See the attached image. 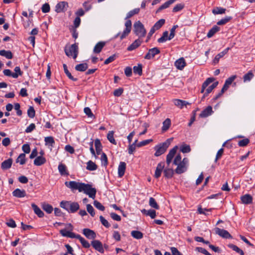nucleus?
Here are the masks:
<instances>
[{
	"label": "nucleus",
	"instance_id": "nucleus-1",
	"mask_svg": "<svg viewBox=\"0 0 255 255\" xmlns=\"http://www.w3.org/2000/svg\"><path fill=\"white\" fill-rule=\"evenodd\" d=\"M65 185L73 192L77 190L79 192H84L88 195L90 198L93 199L95 198L97 192L96 189L95 188H93L90 184L71 181H66Z\"/></svg>",
	"mask_w": 255,
	"mask_h": 255
},
{
	"label": "nucleus",
	"instance_id": "nucleus-2",
	"mask_svg": "<svg viewBox=\"0 0 255 255\" xmlns=\"http://www.w3.org/2000/svg\"><path fill=\"white\" fill-rule=\"evenodd\" d=\"M189 160L187 158H184L181 160L180 154H177L173 161V164L177 165L175 171L177 174H181L185 172L188 167Z\"/></svg>",
	"mask_w": 255,
	"mask_h": 255
},
{
	"label": "nucleus",
	"instance_id": "nucleus-3",
	"mask_svg": "<svg viewBox=\"0 0 255 255\" xmlns=\"http://www.w3.org/2000/svg\"><path fill=\"white\" fill-rule=\"evenodd\" d=\"M60 207L69 213H75L80 208L78 203L75 202L62 201L60 204Z\"/></svg>",
	"mask_w": 255,
	"mask_h": 255
},
{
	"label": "nucleus",
	"instance_id": "nucleus-4",
	"mask_svg": "<svg viewBox=\"0 0 255 255\" xmlns=\"http://www.w3.org/2000/svg\"><path fill=\"white\" fill-rule=\"evenodd\" d=\"M64 50L65 54L67 56H73V58L75 59L78 54V44L74 43L68 47H66Z\"/></svg>",
	"mask_w": 255,
	"mask_h": 255
},
{
	"label": "nucleus",
	"instance_id": "nucleus-5",
	"mask_svg": "<svg viewBox=\"0 0 255 255\" xmlns=\"http://www.w3.org/2000/svg\"><path fill=\"white\" fill-rule=\"evenodd\" d=\"M133 26L135 34L139 38L143 37L145 35L146 30L140 21H138L134 23Z\"/></svg>",
	"mask_w": 255,
	"mask_h": 255
},
{
	"label": "nucleus",
	"instance_id": "nucleus-6",
	"mask_svg": "<svg viewBox=\"0 0 255 255\" xmlns=\"http://www.w3.org/2000/svg\"><path fill=\"white\" fill-rule=\"evenodd\" d=\"M168 147V144L166 142H164L161 144L155 146V149L156 151L154 153V155L155 156H159L165 152Z\"/></svg>",
	"mask_w": 255,
	"mask_h": 255
},
{
	"label": "nucleus",
	"instance_id": "nucleus-7",
	"mask_svg": "<svg viewBox=\"0 0 255 255\" xmlns=\"http://www.w3.org/2000/svg\"><path fill=\"white\" fill-rule=\"evenodd\" d=\"M215 232L217 235L225 239H232V236L226 230L224 229H221L219 228H215Z\"/></svg>",
	"mask_w": 255,
	"mask_h": 255
},
{
	"label": "nucleus",
	"instance_id": "nucleus-8",
	"mask_svg": "<svg viewBox=\"0 0 255 255\" xmlns=\"http://www.w3.org/2000/svg\"><path fill=\"white\" fill-rule=\"evenodd\" d=\"M160 50L157 48L154 47L148 50L147 54L144 56V59L149 60L153 58L155 55L160 53Z\"/></svg>",
	"mask_w": 255,
	"mask_h": 255
},
{
	"label": "nucleus",
	"instance_id": "nucleus-9",
	"mask_svg": "<svg viewBox=\"0 0 255 255\" xmlns=\"http://www.w3.org/2000/svg\"><path fill=\"white\" fill-rule=\"evenodd\" d=\"M68 6V2L66 1H60L55 6V11L57 13L65 11Z\"/></svg>",
	"mask_w": 255,
	"mask_h": 255
},
{
	"label": "nucleus",
	"instance_id": "nucleus-10",
	"mask_svg": "<svg viewBox=\"0 0 255 255\" xmlns=\"http://www.w3.org/2000/svg\"><path fill=\"white\" fill-rule=\"evenodd\" d=\"M178 148V146L176 145L173 148H172L171 150H170L169 153L166 156V163L168 165H169L170 163L171 162V161L174 156L175 153L177 152V150Z\"/></svg>",
	"mask_w": 255,
	"mask_h": 255
},
{
	"label": "nucleus",
	"instance_id": "nucleus-11",
	"mask_svg": "<svg viewBox=\"0 0 255 255\" xmlns=\"http://www.w3.org/2000/svg\"><path fill=\"white\" fill-rule=\"evenodd\" d=\"M92 247L97 251L103 254L104 250L102 243L99 240H93L91 242Z\"/></svg>",
	"mask_w": 255,
	"mask_h": 255
},
{
	"label": "nucleus",
	"instance_id": "nucleus-12",
	"mask_svg": "<svg viewBox=\"0 0 255 255\" xmlns=\"http://www.w3.org/2000/svg\"><path fill=\"white\" fill-rule=\"evenodd\" d=\"M83 234L89 239L94 240L96 238L95 232L88 228H85L83 230Z\"/></svg>",
	"mask_w": 255,
	"mask_h": 255
},
{
	"label": "nucleus",
	"instance_id": "nucleus-13",
	"mask_svg": "<svg viewBox=\"0 0 255 255\" xmlns=\"http://www.w3.org/2000/svg\"><path fill=\"white\" fill-rule=\"evenodd\" d=\"M60 233L61 234V235L63 237H66L70 238H78V236H79V235L75 234L74 233H73L70 231H68L66 229H63L61 230L60 231Z\"/></svg>",
	"mask_w": 255,
	"mask_h": 255
},
{
	"label": "nucleus",
	"instance_id": "nucleus-14",
	"mask_svg": "<svg viewBox=\"0 0 255 255\" xmlns=\"http://www.w3.org/2000/svg\"><path fill=\"white\" fill-rule=\"evenodd\" d=\"M212 113V107L209 106L201 113L199 116L201 118H206L211 115Z\"/></svg>",
	"mask_w": 255,
	"mask_h": 255
},
{
	"label": "nucleus",
	"instance_id": "nucleus-15",
	"mask_svg": "<svg viewBox=\"0 0 255 255\" xmlns=\"http://www.w3.org/2000/svg\"><path fill=\"white\" fill-rule=\"evenodd\" d=\"M186 65V62L183 58H180L175 62V66L179 70H182Z\"/></svg>",
	"mask_w": 255,
	"mask_h": 255
},
{
	"label": "nucleus",
	"instance_id": "nucleus-16",
	"mask_svg": "<svg viewBox=\"0 0 255 255\" xmlns=\"http://www.w3.org/2000/svg\"><path fill=\"white\" fill-rule=\"evenodd\" d=\"M164 163L160 162L158 164V165L156 168V170H155V174H154V177L156 178H158L160 176L161 172L164 168Z\"/></svg>",
	"mask_w": 255,
	"mask_h": 255
},
{
	"label": "nucleus",
	"instance_id": "nucleus-17",
	"mask_svg": "<svg viewBox=\"0 0 255 255\" xmlns=\"http://www.w3.org/2000/svg\"><path fill=\"white\" fill-rule=\"evenodd\" d=\"M12 195L17 198H22L26 196V192L24 190L17 188L12 192Z\"/></svg>",
	"mask_w": 255,
	"mask_h": 255
},
{
	"label": "nucleus",
	"instance_id": "nucleus-18",
	"mask_svg": "<svg viewBox=\"0 0 255 255\" xmlns=\"http://www.w3.org/2000/svg\"><path fill=\"white\" fill-rule=\"evenodd\" d=\"M106 45V42L104 41H100L95 46L93 52L95 53H99Z\"/></svg>",
	"mask_w": 255,
	"mask_h": 255
},
{
	"label": "nucleus",
	"instance_id": "nucleus-19",
	"mask_svg": "<svg viewBox=\"0 0 255 255\" xmlns=\"http://www.w3.org/2000/svg\"><path fill=\"white\" fill-rule=\"evenodd\" d=\"M142 43V40L140 39L135 40L132 44H131L127 48L128 51H132L139 46Z\"/></svg>",
	"mask_w": 255,
	"mask_h": 255
},
{
	"label": "nucleus",
	"instance_id": "nucleus-20",
	"mask_svg": "<svg viewBox=\"0 0 255 255\" xmlns=\"http://www.w3.org/2000/svg\"><path fill=\"white\" fill-rule=\"evenodd\" d=\"M126 168V164L124 162H121L118 167V175L122 177L125 174Z\"/></svg>",
	"mask_w": 255,
	"mask_h": 255
},
{
	"label": "nucleus",
	"instance_id": "nucleus-21",
	"mask_svg": "<svg viewBox=\"0 0 255 255\" xmlns=\"http://www.w3.org/2000/svg\"><path fill=\"white\" fill-rule=\"evenodd\" d=\"M12 163V159L9 158L3 161L1 164V168L3 170H6L10 168Z\"/></svg>",
	"mask_w": 255,
	"mask_h": 255
},
{
	"label": "nucleus",
	"instance_id": "nucleus-22",
	"mask_svg": "<svg viewBox=\"0 0 255 255\" xmlns=\"http://www.w3.org/2000/svg\"><path fill=\"white\" fill-rule=\"evenodd\" d=\"M46 162V158L42 156H37L34 160V164L36 166H40Z\"/></svg>",
	"mask_w": 255,
	"mask_h": 255
},
{
	"label": "nucleus",
	"instance_id": "nucleus-23",
	"mask_svg": "<svg viewBox=\"0 0 255 255\" xmlns=\"http://www.w3.org/2000/svg\"><path fill=\"white\" fill-rule=\"evenodd\" d=\"M141 213L146 216H149L151 219H154L156 216V211L152 209L146 210L144 209L141 211Z\"/></svg>",
	"mask_w": 255,
	"mask_h": 255
},
{
	"label": "nucleus",
	"instance_id": "nucleus-24",
	"mask_svg": "<svg viewBox=\"0 0 255 255\" xmlns=\"http://www.w3.org/2000/svg\"><path fill=\"white\" fill-rule=\"evenodd\" d=\"M241 200L243 203L249 204L252 203L253 198L250 194H246L241 197Z\"/></svg>",
	"mask_w": 255,
	"mask_h": 255
},
{
	"label": "nucleus",
	"instance_id": "nucleus-25",
	"mask_svg": "<svg viewBox=\"0 0 255 255\" xmlns=\"http://www.w3.org/2000/svg\"><path fill=\"white\" fill-rule=\"evenodd\" d=\"M162 132L166 131L170 127L171 123V120L169 118H167L162 123Z\"/></svg>",
	"mask_w": 255,
	"mask_h": 255
},
{
	"label": "nucleus",
	"instance_id": "nucleus-26",
	"mask_svg": "<svg viewBox=\"0 0 255 255\" xmlns=\"http://www.w3.org/2000/svg\"><path fill=\"white\" fill-rule=\"evenodd\" d=\"M31 207L35 213L39 217L41 218L44 216V213L34 203L31 204Z\"/></svg>",
	"mask_w": 255,
	"mask_h": 255
},
{
	"label": "nucleus",
	"instance_id": "nucleus-27",
	"mask_svg": "<svg viewBox=\"0 0 255 255\" xmlns=\"http://www.w3.org/2000/svg\"><path fill=\"white\" fill-rule=\"evenodd\" d=\"M229 49L230 48L228 47L226 48L224 51L217 54L214 59V63L215 64L219 62L220 59L223 57L226 54L228 53Z\"/></svg>",
	"mask_w": 255,
	"mask_h": 255
},
{
	"label": "nucleus",
	"instance_id": "nucleus-28",
	"mask_svg": "<svg viewBox=\"0 0 255 255\" xmlns=\"http://www.w3.org/2000/svg\"><path fill=\"white\" fill-rule=\"evenodd\" d=\"M95 146L96 148V153L98 155H100L102 150V146L100 139L97 138L95 140Z\"/></svg>",
	"mask_w": 255,
	"mask_h": 255
},
{
	"label": "nucleus",
	"instance_id": "nucleus-29",
	"mask_svg": "<svg viewBox=\"0 0 255 255\" xmlns=\"http://www.w3.org/2000/svg\"><path fill=\"white\" fill-rule=\"evenodd\" d=\"M174 104L179 108L182 109L184 106H186L187 105H189L190 104L185 101L176 99L174 100Z\"/></svg>",
	"mask_w": 255,
	"mask_h": 255
},
{
	"label": "nucleus",
	"instance_id": "nucleus-30",
	"mask_svg": "<svg viewBox=\"0 0 255 255\" xmlns=\"http://www.w3.org/2000/svg\"><path fill=\"white\" fill-rule=\"evenodd\" d=\"M176 0H169L161 5L157 10L156 12H158L163 9L168 7L170 5L174 3Z\"/></svg>",
	"mask_w": 255,
	"mask_h": 255
},
{
	"label": "nucleus",
	"instance_id": "nucleus-31",
	"mask_svg": "<svg viewBox=\"0 0 255 255\" xmlns=\"http://www.w3.org/2000/svg\"><path fill=\"white\" fill-rule=\"evenodd\" d=\"M58 169L61 175H68V173L67 170V168L65 164L60 163L58 165Z\"/></svg>",
	"mask_w": 255,
	"mask_h": 255
},
{
	"label": "nucleus",
	"instance_id": "nucleus-32",
	"mask_svg": "<svg viewBox=\"0 0 255 255\" xmlns=\"http://www.w3.org/2000/svg\"><path fill=\"white\" fill-rule=\"evenodd\" d=\"M220 28L217 25H214L208 32L207 36L208 38L212 37L216 32L219 31Z\"/></svg>",
	"mask_w": 255,
	"mask_h": 255
},
{
	"label": "nucleus",
	"instance_id": "nucleus-33",
	"mask_svg": "<svg viewBox=\"0 0 255 255\" xmlns=\"http://www.w3.org/2000/svg\"><path fill=\"white\" fill-rule=\"evenodd\" d=\"M0 55L6 57L7 59H10L13 57V54L9 50H0Z\"/></svg>",
	"mask_w": 255,
	"mask_h": 255
},
{
	"label": "nucleus",
	"instance_id": "nucleus-34",
	"mask_svg": "<svg viewBox=\"0 0 255 255\" xmlns=\"http://www.w3.org/2000/svg\"><path fill=\"white\" fill-rule=\"evenodd\" d=\"M215 79L214 78H208L206 81L203 83L202 86V89L201 92L202 93H204L205 88L212 82L214 81Z\"/></svg>",
	"mask_w": 255,
	"mask_h": 255
},
{
	"label": "nucleus",
	"instance_id": "nucleus-35",
	"mask_svg": "<svg viewBox=\"0 0 255 255\" xmlns=\"http://www.w3.org/2000/svg\"><path fill=\"white\" fill-rule=\"evenodd\" d=\"M16 163H19L20 165H23L26 162L25 154V153H21L16 159Z\"/></svg>",
	"mask_w": 255,
	"mask_h": 255
},
{
	"label": "nucleus",
	"instance_id": "nucleus-36",
	"mask_svg": "<svg viewBox=\"0 0 255 255\" xmlns=\"http://www.w3.org/2000/svg\"><path fill=\"white\" fill-rule=\"evenodd\" d=\"M165 23V19H160L157 21L152 27L155 31L160 28Z\"/></svg>",
	"mask_w": 255,
	"mask_h": 255
},
{
	"label": "nucleus",
	"instance_id": "nucleus-37",
	"mask_svg": "<svg viewBox=\"0 0 255 255\" xmlns=\"http://www.w3.org/2000/svg\"><path fill=\"white\" fill-rule=\"evenodd\" d=\"M88 64L86 63L78 64L75 67V69L78 71L83 72L88 68Z\"/></svg>",
	"mask_w": 255,
	"mask_h": 255
},
{
	"label": "nucleus",
	"instance_id": "nucleus-38",
	"mask_svg": "<svg viewBox=\"0 0 255 255\" xmlns=\"http://www.w3.org/2000/svg\"><path fill=\"white\" fill-rule=\"evenodd\" d=\"M64 71L67 77L71 80L73 81H76L77 80V78H74L71 75V73L68 71L67 65L65 64H63Z\"/></svg>",
	"mask_w": 255,
	"mask_h": 255
},
{
	"label": "nucleus",
	"instance_id": "nucleus-39",
	"mask_svg": "<svg viewBox=\"0 0 255 255\" xmlns=\"http://www.w3.org/2000/svg\"><path fill=\"white\" fill-rule=\"evenodd\" d=\"M77 239L79 240L80 243L82 245L83 247L85 248H89L90 247V243L86 241L85 239L82 237L80 235L78 236Z\"/></svg>",
	"mask_w": 255,
	"mask_h": 255
},
{
	"label": "nucleus",
	"instance_id": "nucleus-40",
	"mask_svg": "<svg viewBox=\"0 0 255 255\" xmlns=\"http://www.w3.org/2000/svg\"><path fill=\"white\" fill-rule=\"evenodd\" d=\"M218 84V82H215L213 84H212V85L210 86L206 89V92L205 93V94L204 95L203 98L207 96L208 94L211 93L212 92V91L217 86Z\"/></svg>",
	"mask_w": 255,
	"mask_h": 255
},
{
	"label": "nucleus",
	"instance_id": "nucleus-41",
	"mask_svg": "<svg viewBox=\"0 0 255 255\" xmlns=\"http://www.w3.org/2000/svg\"><path fill=\"white\" fill-rule=\"evenodd\" d=\"M97 165L93 161L90 160L87 162V169L90 171H94L97 169Z\"/></svg>",
	"mask_w": 255,
	"mask_h": 255
},
{
	"label": "nucleus",
	"instance_id": "nucleus-42",
	"mask_svg": "<svg viewBox=\"0 0 255 255\" xmlns=\"http://www.w3.org/2000/svg\"><path fill=\"white\" fill-rule=\"evenodd\" d=\"M149 206L155 209H159V206L157 204L156 201L153 197H150L149 199Z\"/></svg>",
	"mask_w": 255,
	"mask_h": 255
},
{
	"label": "nucleus",
	"instance_id": "nucleus-43",
	"mask_svg": "<svg viewBox=\"0 0 255 255\" xmlns=\"http://www.w3.org/2000/svg\"><path fill=\"white\" fill-rule=\"evenodd\" d=\"M139 11H140V9L139 8H134V9H132V10L129 11L127 13L126 19H128L130 17L133 16L134 14H138L139 13Z\"/></svg>",
	"mask_w": 255,
	"mask_h": 255
},
{
	"label": "nucleus",
	"instance_id": "nucleus-44",
	"mask_svg": "<svg viewBox=\"0 0 255 255\" xmlns=\"http://www.w3.org/2000/svg\"><path fill=\"white\" fill-rule=\"evenodd\" d=\"M131 235L136 239H140L143 238V234L138 231H132L131 232Z\"/></svg>",
	"mask_w": 255,
	"mask_h": 255
},
{
	"label": "nucleus",
	"instance_id": "nucleus-45",
	"mask_svg": "<svg viewBox=\"0 0 255 255\" xmlns=\"http://www.w3.org/2000/svg\"><path fill=\"white\" fill-rule=\"evenodd\" d=\"M229 247L241 255H244V252L237 246L233 244L229 245Z\"/></svg>",
	"mask_w": 255,
	"mask_h": 255
},
{
	"label": "nucleus",
	"instance_id": "nucleus-46",
	"mask_svg": "<svg viewBox=\"0 0 255 255\" xmlns=\"http://www.w3.org/2000/svg\"><path fill=\"white\" fill-rule=\"evenodd\" d=\"M168 32L167 31H165L163 33L162 36L158 39L157 41L159 43L164 42L166 40H168Z\"/></svg>",
	"mask_w": 255,
	"mask_h": 255
},
{
	"label": "nucleus",
	"instance_id": "nucleus-47",
	"mask_svg": "<svg viewBox=\"0 0 255 255\" xmlns=\"http://www.w3.org/2000/svg\"><path fill=\"white\" fill-rule=\"evenodd\" d=\"M114 132L113 131H110L107 134V138L109 141L114 144H116L117 142L114 137Z\"/></svg>",
	"mask_w": 255,
	"mask_h": 255
},
{
	"label": "nucleus",
	"instance_id": "nucleus-48",
	"mask_svg": "<svg viewBox=\"0 0 255 255\" xmlns=\"http://www.w3.org/2000/svg\"><path fill=\"white\" fill-rule=\"evenodd\" d=\"M14 72L13 73L12 78H17L19 76L22 75V72L21 71L19 67L17 66L14 68Z\"/></svg>",
	"mask_w": 255,
	"mask_h": 255
},
{
	"label": "nucleus",
	"instance_id": "nucleus-49",
	"mask_svg": "<svg viewBox=\"0 0 255 255\" xmlns=\"http://www.w3.org/2000/svg\"><path fill=\"white\" fill-rule=\"evenodd\" d=\"M44 141L46 145H49L51 147L53 146V144L55 143L54 138L52 136H47L45 137Z\"/></svg>",
	"mask_w": 255,
	"mask_h": 255
},
{
	"label": "nucleus",
	"instance_id": "nucleus-50",
	"mask_svg": "<svg viewBox=\"0 0 255 255\" xmlns=\"http://www.w3.org/2000/svg\"><path fill=\"white\" fill-rule=\"evenodd\" d=\"M226 11V9L220 7H216L215 8L213 9L212 10L213 13L214 14H223Z\"/></svg>",
	"mask_w": 255,
	"mask_h": 255
},
{
	"label": "nucleus",
	"instance_id": "nucleus-51",
	"mask_svg": "<svg viewBox=\"0 0 255 255\" xmlns=\"http://www.w3.org/2000/svg\"><path fill=\"white\" fill-rule=\"evenodd\" d=\"M133 72L134 74H137L139 75H142V65L138 64L137 66H135L133 68Z\"/></svg>",
	"mask_w": 255,
	"mask_h": 255
},
{
	"label": "nucleus",
	"instance_id": "nucleus-52",
	"mask_svg": "<svg viewBox=\"0 0 255 255\" xmlns=\"http://www.w3.org/2000/svg\"><path fill=\"white\" fill-rule=\"evenodd\" d=\"M164 176L166 178H171L173 174V170L172 169L167 168L163 171Z\"/></svg>",
	"mask_w": 255,
	"mask_h": 255
},
{
	"label": "nucleus",
	"instance_id": "nucleus-53",
	"mask_svg": "<svg viewBox=\"0 0 255 255\" xmlns=\"http://www.w3.org/2000/svg\"><path fill=\"white\" fill-rule=\"evenodd\" d=\"M232 18V17L231 16H226L225 18L218 21L217 24L219 25L225 24L226 23L229 22Z\"/></svg>",
	"mask_w": 255,
	"mask_h": 255
},
{
	"label": "nucleus",
	"instance_id": "nucleus-54",
	"mask_svg": "<svg viewBox=\"0 0 255 255\" xmlns=\"http://www.w3.org/2000/svg\"><path fill=\"white\" fill-rule=\"evenodd\" d=\"M42 208L48 214L51 213L53 210L52 206L48 204L43 205Z\"/></svg>",
	"mask_w": 255,
	"mask_h": 255
},
{
	"label": "nucleus",
	"instance_id": "nucleus-55",
	"mask_svg": "<svg viewBox=\"0 0 255 255\" xmlns=\"http://www.w3.org/2000/svg\"><path fill=\"white\" fill-rule=\"evenodd\" d=\"M180 150L182 152L185 153L189 152L191 151V148L189 145L183 144L181 146Z\"/></svg>",
	"mask_w": 255,
	"mask_h": 255
},
{
	"label": "nucleus",
	"instance_id": "nucleus-56",
	"mask_svg": "<svg viewBox=\"0 0 255 255\" xmlns=\"http://www.w3.org/2000/svg\"><path fill=\"white\" fill-rule=\"evenodd\" d=\"M254 75L252 71L249 72L247 74L244 76V81L245 82L247 81H250L254 77Z\"/></svg>",
	"mask_w": 255,
	"mask_h": 255
},
{
	"label": "nucleus",
	"instance_id": "nucleus-57",
	"mask_svg": "<svg viewBox=\"0 0 255 255\" xmlns=\"http://www.w3.org/2000/svg\"><path fill=\"white\" fill-rule=\"evenodd\" d=\"M86 208L87 212L90 214L92 217H94L95 215V212L94 208L91 204H87Z\"/></svg>",
	"mask_w": 255,
	"mask_h": 255
},
{
	"label": "nucleus",
	"instance_id": "nucleus-58",
	"mask_svg": "<svg viewBox=\"0 0 255 255\" xmlns=\"http://www.w3.org/2000/svg\"><path fill=\"white\" fill-rule=\"evenodd\" d=\"M184 7V3L177 4L173 8V12H176L182 10Z\"/></svg>",
	"mask_w": 255,
	"mask_h": 255
},
{
	"label": "nucleus",
	"instance_id": "nucleus-59",
	"mask_svg": "<svg viewBox=\"0 0 255 255\" xmlns=\"http://www.w3.org/2000/svg\"><path fill=\"white\" fill-rule=\"evenodd\" d=\"M35 112L33 107H30L27 110L28 116L30 118H33L35 116Z\"/></svg>",
	"mask_w": 255,
	"mask_h": 255
},
{
	"label": "nucleus",
	"instance_id": "nucleus-60",
	"mask_svg": "<svg viewBox=\"0 0 255 255\" xmlns=\"http://www.w3.org/2000/svg\"><path fill=\"white\" fill-rule=\"evenodd\" d=\"M177 25H175L170 29V33L168 37V40L172 39L175 36V29L178 27Z\"/></svg>",
	"mask_w": 255,
	"mask_h": 255
},
{
	"label": "nucleus",
	"instance_id": "nucleus-61",
	"mask_svg": "<svg viewBox=\"0 0 255 255\" xmlns=\"http://www.w3.org/2000/svg\"><path fill=\"white\" fill-rule=\"evenodd\" d=\"M152 141V139L144 140H143L142 141H140V142L137 143L136 146L138 147L143 146L149 143L150 142H151Z\"/></svg>",
	"mask_w": 255,
	"mask_h": 255
},
{
	"label": "nucleus",
	"instance_id": "nucleus-62",
	"mask_svg": "<svg viewBox=\"0 0 255 255\" xmlns=\"http://www.w3.org/2000/svg\"><path fill=\"white\" fill-rule=\"evenodd\" d=\"M94 205L96 208L102 211H104L105 209V207L100 202L96 200L94 201Z\"/></svg>",
	"mask_w": 255,
	"mask_h": 255
},
{
	"label": "nucleus",
	"instance_id": "nucleus-63",
	"mask_svg": "<svg viewBox=\"0 0 255 255\" xmlns=\"http://www.w3.org/2000/svg\"><path fill=\"white\" fill-rule=\"evenodd\" d=\"M250 142V140L248 138H244L242 139L238 142V145L241 147H243L247 145Z\"/></svg>",
	"mask_w": 255,
	"mask_h": 255
},
{
	"label": "nucleus",
	"instance_id": "nucleus-64",
	"mask_svg": "<svg viewBox=\"0 0 255 255\" xmlns=\"http://www.w3.org/2000/svg\"><path fill=\"white\" fill-rule=\"evenodd\" d=\"M100 220L103 226L106 228H109L110 224L102 216H100Z\"/></svg>",
	"mask_w": 255,
	"mask_h": 255
}]
</instances>
